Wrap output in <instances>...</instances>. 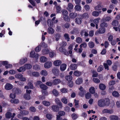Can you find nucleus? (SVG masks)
<instances>
[{"label": "nucleus", "instance_id": "obj_1", "mask_svg": "<svg viewBox=\"0 0 120 120\" xmlns=\"http://www.w3.org/2000/svg\"><path fill=\"white\" fill-rule=\"evenodd\" d=\"M38 54L35 53L34 51H31L30 53V57L33 58H35V59H37L38 58Z\"/></svg>", "mask_w": 120, "mask_h": 120}, {"label": "nucleus", "instance_id": "obj_2", "mask_svg": "<svg viewBox=\"0 0 120 120\" xmlns=\"http://www.w3.org/2000/svg\"><path fill=\"white\" fill-rule=\"evenodd\" d=\"M52 73L55 75L58 76L59 75L60 71L59 69L56 67L53 68L52 70Z\"/></svg>", "mask_w": 120, "mask_h": 120}, {"label": "nucleus", "instance_id": "obj_3", "mask_svg": "<svg viewBox=\"0 0 120 120\" xmlns=\"http://www.w3.org/2000/svg\"><path fill=\"white\" fill-rule=\"evenodd\" d=\"M52 65V62L49 61L45 62L44 64V67L46 68H49L51 67Z\"/></svg>", "mask_w": 120, "mask_h": 120}, {"label": "nucleus", "instance_id": "obj_4", "mask_svg": "<svg viewBox=\"0 0 120 120\" xmlns=\"http://www.w3.org/2000/svg\"><path fill=\"white\" fill-rule=\"evenodd\" d=\"M59 51L66 55H68L69 53L66 50L62 47H60L59 48Z\"/></svg>", "mask_w": 120, "mask_h": 120}, {"label": "nucleus", "instance_id": "obj_5", "mask_svg": "<svg viewBox=\"0 0 120 120\" xmlns=\"http://www.w3.org/2000/svg\"><path fill=\"white\" fill-rule=\"evenodd\" d=\"M74 8L73 5L71 3H69L68 4L67 9L70 12H71Z\"/></svg>", "mask_w": 120, "mask_h": 120}, {"label": "nucleus", "instance_id": "obj_6", "mask_svg": "<svg viewBox=\"0 0 120 120\" xmlns=\"http://www.w3.org/2000/svg\"><path fill=\"white\" fill-rule=\"evenodd\" d=\"M105 32V30L104 28L102 27L100 28L95 33L96 34H103Z\"/></svg>", "mask_w": 120, "mask_h": 120}, {"label": "nucleus", "instance_id": "obj_7", "mask_svg": "<svg viewBox=\"0 0 120 120\" xmlns=\"http://www.w3.org/2000/svg\"><path fill=\"white\" fill-rule=\"evenodd\" d=\"M80 34L82 36H85V37L88 36L89 34L88 33V31L85 30H82L80 32Z\"/></svg>", "mask_w": 120, "mask_h": 120}, {"label": "nucleus", "instance_id": "obj_8", "mask_svg": "<svg viewBox=\"0 0 120 120\" xmlns=\"http://www.w3.org/2000/svg\"><path fill=\"white\" fill-rule=\"evenodd\" d=\"M104 107L105 106H108L109 104V100L108 98H106L103 99Z\"/></svg>", "mask_w": 120, "mask_h": 120}, {"label": "nucleus", "instance_id": "obj_9", "mask_svg": "<svg viewBox=\"0 0 120 120\" xmlns=\"http://www.w3.org/2000/svg\"><path fill=\"white\" fill-rule=\"evenodd\" d=\"M12 85L10 83H7L6 84L5 86V88L7 90H9L12 88Z\"/></svg>", "mask_w": 120, "mask_h": 120}, {"label": "nucleus", "instance_id": "obj_10", "mask_svg": "<svg viewBox=\"0 0 120 120\" xmlns=\"http://www.w3.org/2000/svg\"><path fill=\"white\" fill-rule=\"evenodd\" d=\"M51 108L55 112H57L59 110V108L56 105H53L51 106Z\"/></svg>", "mask_w": 120, "mask_h": 120}, {"label": "nucleus", "instance_id": "obj_11", "mask_svg": "<svg viewBox=\"0 0 120 120\" xmlns=\"http://www.w3.org/2000/svg\"><path fill=\"white\" fill-rule=\"evenodd\" d=\"M103 99H100L98 102V105L100 107H104Z\"/></svg>", "mask_w": 120, "mask_h": 120}, {"label": "nucleus", "instance_id": "obj_12", "mask_svg": "<svg viewBox=\"0 0 120 120\" xmlns=\"http://www.w3.org/2000/svg\"><path fill=\"white\" fill-rule=\"evenodd\" d=\"M77 15V14L76 13L72 12L70 13L69 16L70 18L73 19L75 18Z\"/></svg>", "mask_w": 120, "mask_h": 120}, {"label": "nucleus", "instance_id": "obj_13", "mask_svg": "<svg viewBox=\"0 0 120 120\" xmlns=\"http://www.w3.org/2000/svg\"><path fill=\"white\" fill-rule=\"evenodd\" d=\"M61 82L60 80L58 79H56L52 81V82L54 85H57Z\"/></svg>", "mask_w": 120, "mask_h": 120}, {"label": "nucleus", "instance_id": "obj_14", "mask_svg": "<svg viewBox=\"0 0 120 120\" xmlns=\"http://www.w3.org/2000/svg\"><path fill=\"white\" fill-rule=\"evenodd\" d=\"M109 117L111 120H120L118 116L115 115H111Z\"/></svg>", "mask_w": 120, "mask_h": 120}, {"label": "nucleus", "instance_id": "obj_15", "mask_svg": "<svg viewBox=\"0 0 120 120\" xmlns=\"http://www.w3.org/2000/svg\"><path fill=\"white\" fill-rule=\"evenodd\" d=\"M102 112L103 113H107L110 114L112 113L113 111L112 110L105 109L102 110Z\"/></svg>", "mask_w": 120, "mask_h": 120}, {"label": "nucleus", "instance_id": "obj_16", "mask_svg": "<svg viewBox=\"0 0 120 120\" xmlns=\"http://www.w3.org/2000/svg\"><path fill=\"white\" fill-rule=\"evenodd\" d=\"M67 65L65 64H63L60 66V69L62 71H64L66 69Z\"/></svg>", "mask_w": 120, "mask_h": 120}, {"label": "nucleus", "instance_id": "obj_17", "mask_svg": "<svg viewBox=\"0 0 120 120\" xmlns=\"http://www.w3.org/2000/svg\"><path fill=\"white\" fill-rule=\"evenodd\" d=\"M41 21L43 22H45V18L42 17H41L40 20L36 21H35V24L38 25L39 23Z\"/></svg>", "mask_w": 120, "mask_h": 120}, {"label": "nucleus", "instance_id": "obj_18", "mask_svg": "<svg viewBox=\"0 0 120 120\" xmlns=\"http://www.w3.org/2000/svg\"><path fill=\"white\" fill-rule=\"evenodd\" d=\"M62 62L60 60H55L53 62V64L56 66H58Z\"/></svg>", "mask_w": 120, "mask_h": 120}, {"label": "nucleus", "instance_id": "obj_19", "mask_svg": "<svg viewBox=\"0 0 120 120\" xmlns=\"http://www.w3.org/2000/svg\"><path fill=\"white\" fill-rule=\"evenodd\" d=\"M71 70H75L77 67V65L76 64H72L69 67Z\"/></svg>", "mask_w": 120, "mask_h": 120}, {"label": "nucleus", "instance_id": "obj_20", "mask_svg": "<svg viewBox=\"0 0 120 120\" xmlns=\"http://www.w3.org/2000/svg\"><path fill=\"white\" fill-rule=\"evenodd\" d=\"M48 32L49 34H52L54 33V30L52 28L49 27L48 29Z\"/></svg>", "mask_w": 120, "mask_h": 120}, {"label": "nucleus", "instance_id": "obj_21", "mask_svg": "<svg viewBox=\"0 0 120 120\" xmlns=\"http://www.w3.org/2000/svg\"><path fill=\"white\" fill-rule=\"evenodd\" d=\"M82 21V19L80 18H77L75 19V22L78 24H81Z\"/></svg>", "mask_w": 120, "mask_h": 120}, {"label": "nucleus", "instance_id": "obj_22", "mask_svg": "<svg viewBox=\"0 0 120 120\" xmlns=\"http://www.w3.org/2000/svg\"><path fill=\"white\" fill-rule=\"evenodd\" d=\"M74 75L76 76H79L81 74V72L78 70L75 71L73 73Z\"/></svg>", "mask_w": 120, "mask_h": 120}, {"label": "nucleus", "instance_id": "obj_23", "mask_svg": "<svg viewBox=\"0 0 120 120\" xmlns=\"http://www.w3.org/2000/svg\"><path fill=\"white\" fill-rule=\"evenodd\" d=\"M92 15L94 16L97 17L99 15V13L98 11H94L92 12Z\"/></svg>", "mask_w": 120, "mask_h": 120}, {"label": "nucleus", "instance_id": "obj_24", "mask_svg": "<svg viewBox=\"0 0 120 120\" xmlns=\"http://www.w3.org/2000/svg\"><path fill=\"white\" fill-rule=\"evenodd\" d=\"M82 78H78L76 80V83L77 84H79L82 83Z\"/></svg>", "mask_w": 120, "mask_h": 120}, {"label": "nucleus", "instance_id": "obj_25", "mask_svg": "<svg viewBox=\"0 0 120 120\" xmlns=\"http://www.w3.org/2000/svg\"><path fill=\"white\" fill-rule=\"evenodd\" d=\"M11 113L10 112H8L5 114V117L7 119L10 118L11 116Z\"/></svg>", "mask_w": 120, "mask_h": 120}, {"label": "nucleus", "instance_id": "obj_26", "mask_svg": "<svg viewBox=\"0 0 120 120\" xmlns=\"http://www.w3.org/2000/svg\"><path fill=\"white\" fill-rule=\"evenodd\" d=\"M113 96L115 97H119L120 94L118 92L116 91H114L112 93Z\"/></svg>", "mask_w": 120, "mask_h": 120}, {"label": "nucleus", "instance_id": "obj_27", "mask_svg": "<svg viewBox=\"0 0 120 120\" xmlns=\"http://www.w3.org/2000/svg\"><path fill=\"white\" fill-rule=\"evenodd\" d=\"M13 90L15 94H19L21 92V90L18 88H14Z\"/></svg>", "mask_w": 120, "mask_h": 120}, {"label": "nucleus", "instance_id": "obj_28", "mask_svg": "<svg viewBox=\"0 0 120 120\" xmlns=\"http://www.w3.org/2000/svg\"><path fill=\"white\" fill-rule=\"evenodd\" d=\"M42 103L44 105L46 106H49L50 104V102L46 101H43Z\"/></svg>", "mask_w": 120, "mask_h": 120}, {"label": "nucleus", "instance_id": "obj_29", "mask_svg": "<svg viewBox=\"0 0 120 120\" xmlns=\"http://www.w3.org/2000/svg\"><path fill=\"white\" fill-rule=\"evenodd\" d=\"M74 9L76 11H81V8L80 6L76 5L75 6Z\"/></svg>", "mask_w": 120, "mask_h": 120}, {"label": "nucleus", "instance_id": "obj_30", "mask_svg": "<svg viewBox=\"0 0 120 120\" xmlns=\"http://www.w3.org/2000/svg\"><path fill=\"white\" fill-rule=\"evenodd\" d=\"M99 88L102 90H104L106 88L105 85L104 84L102 83L100 84H99Z\"/></svg>", "mask_w": 120, "mask_h": 120}, {"label": "nucleus", "instance_id": "obj_31", "mask_svg": "<svg viewBox=\"0 0 120 120\" xmlns=\"http://www.w3.org/2000/svg\"><path fill=\"white\" fill-rule=\"evenodd\" d=\"M65 78L66 79L68 82L71 81L72 78V77L71 76L68 75L65 76Z\"/></svg>", "mask_w": 120, "mask_h": 120}, {"label": "nucleus", "instance_id": "obj_32", "mask_svg": "<svg viewBox=\"0 0 120 120\" xmlns=\"http://www.w3.org/2000/svg\"><path fill=\"white\" fill-rule=\"evenodd\" d=\"M88 45L89 47L90 48H93L94 45V43L92 41L89 42L88 44Z\"/></svg>", "mask_w": 120, "mask_h": 120}, {"label": "nucleus", "instance_id": "obj_33", "mask_svg": "<svg viewBox=\"0 0 120 120\" xmlns=\"http://www.w3.org/2000/svg\"><path fill=\"white\" fill-rule=\"evenodd\" d=\"M112 19V18L109 16H107L105 18L103 19H102V20L103 21H109L110 20Z\"/></svg>", "mask_w": 120, "mask_h": 120}, {"label": "nucleus", "instance_id": "obj_34", "mask_svg": "<svg viewBox=\"0 0 120 120\" xmlns=\"http://www.w3.org/2000/svg\"><path fill=\"white\" fill-rule=\"evenodd\" d=\"M26 70V68L24 66L20 67L19 69H17V70L19 72H20L22 71H25Z\"/></svg>", "mask_w": 120, "mask_h": 120}, {"label": "nucleus", "instance_id": "obj_35", "mask_svg": "<svg viewBox=\"0 0 120 120\" xmlns=\"http://www.w3.org/2000/svg\"><path fill=\"white\" fill-rule=\"evenodd\" d=\"M118 21L117 20H114L112 22V25L114 26H117L118 25Z\"/></svg>", "mask_w": 120, "mask_h": 120}, {"label": "nucleus", "instance_id": "obj_36", "mask_svg": "<svg viewBox=\"0 0 120 120\" xmlns=\"http://www.w3.org/2000/svg\"><path fill=\"white\" fill-rule=\"evenodd\" d=\"M64 37L65 40H67V41H69L70 39L68 34L66 33L64 35Z\"/></svg>", "mask_w": 120, "mask_h": 120}, {"label": "nucleus", "instance_id": "obj_37", "mask_svg": "<svg viewBox=\"0 0 120 120\" xmlns=\"http://www.w3.org/2000/svg\"><path fill=\"white\" fill-rule=\"evenodd\" d=\"M52 93L53 95L57 96L59 94V93L56 89H54L52 91Z\"/></svg>", "mask_w": 120, "mask_h": 120}, {"label": "nucleus", "instance_id": "obj_38", "mask_svg": "<svg viewBox=\"0 0 120 120\" xmlns=\"http://www.w3.org/2000/svg\"><path fill=\"white\" fill-rule=\"evenodd\" d=\"M11 102L12 103L17 104L19 102V100L16 99H12L10 100Z\"/></svg>", "mask_w": 120, "mask_h": 120}, {"label": "nucleus", "instance_id": "obj_39", "mask_svg": "<svg viewBox=\"0 0 120 120\" xmlns=\"http://www.w3.org/2000/svg\"><path fill=\"white\" fill-rule=\"evenodd\" d=\"M49 52V51L48 49L45 48L43 49L42 50V53L44 54H48Z\"/></svg>", "mask_w": 120, "mask_h": 120}, {"label": "nucleus", "instance_id": "obj_40", "mask_svg": "<svg viewBox=\"0 0 120 120\" xmlns=\"http://www.w3.org/2000/svg\"><path fill=\"white\" fill-rule=\"evenodd\" d=\"M71 116L72 119L74 120L76 119L78 117V115L75 113L72 114Z\"/></svg>", "mask_w": 120, "mask_h": 120}, {"label": "nucleus", "instance_id": "obj_41", "mask_svg": "<svg viewBox=\"0 0 120 120\" xmlns=\"http://www.w3.org/2000/svg\"><path fill=\"white\" fill-rule=\"evenodd\" d=\"M87 44L85 42H84L82 43L80 45V47L81 48L82 47L83 48H85L87 47Z\"/></svg>", "mask_w": 120, "mask_h": 120}, {"label": "nucleus", "instance_id": "obj_42", "mask_svg": "<svg viewBox=\"0 0 120 120\" xmlns=\"http://www.w3.org/2000/svg\"><path fill=\"white\" fill-rule=\"evenodd\" d=\"M92 72L93 74L92 76L93 77H96L98 76V74L96 71L93 70Z\"/></svg>", "mask_w": 120, "mask_h": 120}, {"label": "nucleus", "instance_id": "obj_43", "mask_svg": "<svg viewBox=\"0 0 120 120\" xmlns=\"http://www.w3.org/2000/svg\"><path fill=\"white\" fill-rule=\"evenodd\" d=\"M24 98L27 100H29L30 99V96L29 94H26L24 95Z\"/></svg>", "mask_w": 120, "mask_h": 120}, {"label": "nucleus", "instance_id": "obj_44", "mask_svg": "<svg viewBox=\"0 0 120 120\" xmlns=\"http://www.w3.org/2000/svg\"><path fill=\"white\" fill-rule=\"evenodd\" d=\"M40 87L41 89L44 90H45L47 88V86L44 84L40 85Z\"/></svg>", "mask_w": 120, "mask_h": 120}, {"label": "nucleus", "instance_id": "obj_45", "mask_svg": "<svg viewBox=\"0 0 120 120\" xmlns=\"http://www.w3.org/2000/svg\"><path fill=\"white\" fill-rule=\"evenodd\" d=\"M63 16L64 15H67L68 14V12L66 10L64 9L61 11Z\"/></svg>", "mask_w": 120, "mask_h": 120}, {"label": "nucleus", "instance_id": "obj_46", "mask_svg": "<svg viewBox=\"0 0 120 120\" xmlns=\"http://www.w3.org/2000/svg\"><path fill=\"white\" fill-rule=\"evenodd\" d=\"M47 24L49 27L52 26H53V23L50 19H48L47 21Z\"/></svg>", "mask_w": 120, "mask_h": 120}, {"label": "nucleus", "instance_id": "obj_47", "mask_svg": "<svg viewBox=\"0 0 120 120\" xmlns=\"http://www.w3.org/2000/svg\"><path fill=\"white\" fill-rule=\"evenodd\" d=\"M61 101L64 104H66L68 103L67 99L65 97H63L61 99Z\"/></svg>", "mask_w": 120, "mask_h": 120}, {"label": "nucleus", "instance_id": "obj_48", "mask_svg": "<svg viewBox=\"0 0 120 120\" xmlns=\"http://www.w3.org/2000/svg\"><path fill=\"white\" fill-rule=\"evenodd\" d=\"M104 67L103 66L100 65L99 66L98 68L97 71L98 72H100L103 69Z\"/></svg>", "mask_w": 120, "mask_h": 120}, {"label": "nucleus", "instance_id": "obj_49", "mask_svg": "<svg viewBox=\"0 0 120 120\" xmlns=\"http://www.w3.org/2000/svg\"><path fill=\"white\" fill-rule=\"evenodd\" d=\"M82 39L80 37H78L76 38V41L77 43H81L82 42Z\"/></svg>", "mask_w": 120, "mask_h": 120}, {"label": "nucleus", "instance_id": "obj_50", "mask_svg": "<svg viewBox=\"0 0 120 120\" xmlns=\"http://www.w3.org/2000/svg\"><path fill=\"white\" fill-rule=\"evenodd\" d=\"M64 19L66 21H69L70 20L69 18L68 15H64L63 16Z\"/></svg>", "mask_w": 120, "mask_h": 120}, {"label": "nucleus", "instance_id": "obj_51", "mask_svg": "<svg viewBox=\"0 0 120 120\" xmlns=\"http://www.w3.org/2000/svg\"><path fill=\"white\" fill-rule=\"evenodd\" d=\"M41 74L44 76H46L48 74L47 72L45 70H42L41 73Z\"/></svg>", "mask_w": 120, "mask_h": 120}, {"label": "nucleus", "instance_id": "obj_52", "mask_svg": "<svg viewBox=\"0 0 120 120\" xmlns=\"http://www.w3.org/2000/svg\"><path fill=\"white\" fill-rule=\"evenodd\" d=\"M89 91L92 94H93L95 93V88L93 87H91L89 89Z\"/></svg>", "mask_w": 120, "mask_h": 120}, {"label": "nucleus", "instance_id": "obj_53", "mask_svg": "<svg viewBox=\"0 0 120 120\" xmlns=\"http://www.w3.org/2000/svg\"><path fill=\"white\" fill-rule=\"evenodd\" d=\"M32 75L35 77H38L40 75V74L38 72H33Z\"/></svg>", "mask_w": 120, "mask_h": 120}, {"label": "nucleus", "instance_id": "obj_54", "mask_svg": "<svg viewBox=\"0 0 120 120\" xmlns=\"http://www.w3.org/2000/svg\"><path fill=\"white\" fill-rule=\"evenodd\" d=\"M22 75H23L19 73L16 74L15 75V76L16 78L17 79H20V78H21V77H22Z\"/></svg>", "mask_w": 120, "mask_h": 120}, {"label": "nucleus", "instance_id": "obj_55", "mask_svg": "<svg viewBox=\"0 0 120 120\" xmlns=\"http://www.w3.org/2000/svg\"><path fill=\"white\" fill-rule=\"evenodd\" d=\"M91 94L89 92L86 93L85 95L86 98L87 99H89L91 98Z\"/></svg>", "mask_w": 120, "mask_h": 120}, {"label": "nucleus", "instance_id": "obj_56", "mask_svg": "<svg viewBox=\"0 0 120 120\" xmlns=\"http://www.w3.org/2000/svg\"><path fill=\"white\" fill-rule=\"evenodd\" d=\"M59 116H64L65 114V112L63 111H60L58 112Z\"/></svg>", "mask_w": 120, "mask_h": 120}, {"label": "nucleus", "instance_id": "obj_57", "mask_svg": "<svg viewBox=\"0 0 120 120\" xmlns=\"http://www.w3.org/2000/svg\"><path fill=\"white\" fill-rule=\"evenodd\" d=\"M93 81L95 83H98L100 82V80L97 78H94L93 79Z\"/></svg>", "mask_w": 120, "mask_h": 120}, {"label": "nucleus", "instance_id": "obj_58", "mask_svg": "<svg viewBox=\"0 0 120 120\" xmlns=\"http://www.w3.org/2000/svg\"><path fill=\"white\" fill-rule=\"evenodd\" d=\"M20 113L21 114L23 115H27L28 114L29 112L28 111H27L24 110L21 111Z\"/></svg>", "mask_w": 120, "mask_h": 120}, {"label": "nucleus", "instance_id": "obj_59", "mask_svg": "<svg viewBox=\"0 0 120 120\" xmlns=\"http://www.w3.org/2000/svg\"><path fill=\"white\" fill-rule=\"evenodd\" d=\"M24 66L26 68H26L28 69H29L31 68L32 67L31 66L30 64H25Z\"/></svg>", "mask_w": 120, "mask_h": 120}, {"label": "nucleus", "instance_id": "obj_60", "mask_svg": "<svg viewBox=\"0 0 120 120\" xmlns=\"http://www.w3.org/2000/svg\"><path fill=\"white\" fill-rule=\"evenodd\" d=\"M41 46L40 45H39L35 49V51L36 52H38L41 50Z\"/></svg>", "mask_w": 120, "mask_h": 120}, {"label": "nucleus", "instance_id": "obj_61", "mask_svg": "<svg viewBox=\"0 0 120 120\" xmlns=\"http://www.w3.org/2000/svg\"><path fill=\"white\" fill-rule=\"evenodd\" d=\"M34 68L36 70H38L40 69V67L38 65H36L33 66Z\"/></svg>", "mask_w": 120, "mask_h": 120}, {"label": "nucleus", "instance_id": "obj_62", "mask_svg": "<svg viewBox=\"0 0 120 120\" xmlns=\"http://www.w3.org/2000/svg\"><path fill=\"white\" fill-rule=\"evenodd\" d=\"M56 12L57 13H59L61 10V8L60 6L58 5L56 7Z\"/></svg>", "mask_w": 120, "mask_h": 120}, {"label": "nucleus", "instance_id": "obj_63", "mask_svg": "<svg viewBox=\"0 0 120 120\" xmlns=\"http://www.w3.org/2000/svg\"><path fill=\"white\" fill-rule=\"evenodd\" d=\"M67 43L65 41H63L60 44V46L62 47H64L67 45Z\"/></svg>", "mask_w": 120, "mask_h": 120}, {"label": "nucleus", "instance_id": "obj_64", "mask_svg": "<svg viewBox=\"0 0 120 120\" xmlns=\"http://www.w3.org/2000/svg\"><path fill=\"white\" fill-rule=\"evenodd\" d=\"M100 19L99 18L95 19L94 20V23L95 24H98L99 22V20Z\"/></svg>", "mask_w": 120, "mask_h": 120}]
</instances>
